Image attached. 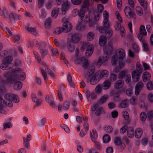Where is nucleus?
Returning a JSON list of instances; mask_svg holds the SVG:
<instances>
[{"instance_id":"nucleus-1","label":"nucleus","mask_w":153,"mask_h":153,"mask_svg":"<svg viewBox=\"0 0 153 153\" xmlns=\"http://www.w3.org/2000/svg\"><path fill=\"white\" fill-rule=\"evenodd\" d=\"M103 15L104 19L103 22V25L104 27H100L99 31L102 33L105 32V37L109 39L112 36L113 31L109 27L110 25L108 22V13L106 10H105L103 12Z\"/></svg>"},{"instance_id":"nucleus-2","label":"nucleus","mask_w":153,"mask_h":153,"mask_svg":"<svg viewBox=\"0 0 153 153\" xmlns=\"http://www.w3.org/2000/svg\"><path fill=\"white\" fill-rule=\"evenodd\" d=\"M4 76L5 79L3 80V82L4 84L10 83L11 84L14 83L13 88L16 90H18L20 89L22 87V83L17 79L11 77L10 74L8 72H7L4 74Z\"/></svg>"},{"instance_id":"nucleus-3","label":"nucleus","mask_w":153,"mask_h":153,"mask_svg":"<svg viewBox=\"0 0 153 153\" xmlns=\"http://www.w3.org/2000/svg\"><path fill=\"white\" fill-rule=\"evenodd\" d=\"M4 105H7L9 107L13 106L12 101L15 103H17L19 101V97L17 95L11 93L6 94L4 96Z\"/></svg>"},{"instance_id":"nucleus-4","label":"nucleus","mask_w":153,"mask_h":153,"mask_svg":"<svg viewBox=\"0 0 153 153\" xmlns=\"http://www.w3.org/2000/svg\"><path fill=\"white\" fill-rule=\"evenodd\" d=\"M136 70L134 71L132 73L133 80L135 82H138L142 73L143 68L139 62H137L136 65Z\"/></svg>"},{"instance_id":"nucleus-5","label":"nucleus","mask_w":153,"mask_h":153,"mask_svg":"<svg viewBox=\"0 0 153 153\" xmlns=\"http://www.w3.org/2000/svg\"><path fill=\"white\" fill-rule=\"evenodd\" d=\"M12 73L10 74H11L13 78L16 79H18L22 80L25 79V73L22 71V69L20 68H16L14 69L11 70Z\"/></svg>"},{"instance_id":"nucleus-6","label":"nucleus","mask_w":153,"mask_h":153,"mask_svg":"<svg viewBox=\"0 0 153 153\" xmlns=\"http://www.w3.org/2000/svg\"><path fill=\"white\" fill-rule=\"evenodd\" d=\"M13 57L11 56L6 57L3 60L2 63L1 65L0 68L3 70H8L11 68L9 65L13 61Z\"/></svg>"},{"instance_id":"nucleus-7","label":"nucleus","mask_w":153,"mask_h":153,"mask_svg":"<svg viewBox=\"0 0 153 153\" xmlns=\"http://www.w3.org/2000/svg\"><path fill=\"white\" fill-rule=\"evenodd\" d=\"M89 3L87 1H84L80 10H79L78 15L80 18L81 20H83L85 16L84 13L87 12L88 10Z\"/></svg>"},{"instance_id":"nucleus-8","label":"nucleus","mask_w":153,"mask_h":153,"mask_svg":"<svg viewBox=\"0 0 153 153\" xmlns=\"http://www.w3.org/2000/svg\"><path fill=\"white\" fill-rule=\"evenodd\" d=\"M74 59V62L75 64H79L81 63H83L82 67L84 70H86L88 66V62L87 60L85 59L84 57H82L80 58H79L78 57L76 58L75 56Z\"/></svg>"},{"instance_id":"nucleus-9","label":"nucleus","mask_w":153,"mask_h":153,"mask_svg":"<svg viewBox=\"0 0 153 153\" xmlns=\"http://www.w3.org/2000/svg\"><path fill=\"white\" fill-rule=\"evenodd\" d=\"M68 39H71V41L74 43L78 42L80 39L79 34L76 33H70L68 36Z\"/></svg>"},{"instance_id":"nucleus-10","label":"nucleus","mask_w":153,"mask_h":153,"mask_svg":"<svg viewBox=\"0 0 153 153\" xmlns=\"http://www.w3.org/2000/svg\"><path fill=\"white\" fill-rule=\"evenodd\" d=\"M105 53L103 55L102 57L99 58L98 60L97 64L100 66L103 63H105L108 58V51H106L105 52Z\"/></svg>"},{"instance_id":"nucleus-11","label":"nucleus","mask_w":153,"mask_h":153,"mask_svg":"<svg viewBox=\"0 0 153 153\" xmlns=\"http://www.w3.org/2000/svg\"><path fill=\"white\" fill-rule=\"evenodd\" d=\"M63 27H62L63 29V32L67 33L70 31L72 28V26L71 23L68 21L65 22L63 24Z\"/></svg>"},{"instance_id":"nucleus-12","label":"nucleus","mask_w":153,"mask_h":153,"mask_svg":"<svg viewBox=\"0 0 153 153\" xmlns=\"http://www.w3.org/2000/svg\"><path fill=\"white\" fill-rule=\"evenodd\" d=\"M81 22H83L84 23H88L90 27H92L94 25V23L92 21L90 18L89 14L86 15L84 17L83 20H81Z\"/></svg>"},{"instance_id":"nucleus-13","label":"nucleus","mask_w":153,"mask_h":153,"mask_svg":"<svg viewBox=\"0 0 153 153\" xmlns=\"http://www.w3.org/2000/svg\"><path fill=\"white\" fill-rule=\"evenodd\" d=\"M45 100L51 107L54 108L56 107V105L53 97L50 98L49 95H47L45 97Z\"/></svg>"},{"instance_id":"nucleus-14","label":"nucleus","mask_w":153,"mask_h":153,"mask_svg":"<svg viewBox=\"0 0 153 153\" xmlns=\"http://www.w3.org/2000/svg\"><path fill=\"white\" fill-rule=\"evenodd\" d=\"M31 99L33 102L36 103V105L34 106V108L40 105L42 101L41 99H39L36 97V95L32 94L31 95Z\"/></svg>"},{"instance_id":"nucleus-15","label":"nucleus","mask_w":153,"mask_h":153,"mask_svg":"<svg viewBox=\"0 0 153 153\" xmlns=\"http://www.w3.org/2000/svg\"><path fill=\"white\" fill-rule=\"evenodd\" d=\"M144 85L142 82H138L136 85L135 87V92L136 95H138L141 89L143 87Z\"/></svg>"},{"instance_id":"nucleus-16","label":"nucleus","mask_w":153,"mask_h":153,"mask_svg":"<svg viewBox=\"0 0 153 153\" xmlns=\"http://www.w3.org/2000/svg\"><path fill=\"white\" fill-rule=\"evenodd\" d=\"M94 47L92 45H89L87 47L86 50L85 55L87 57H89L92 55L93 52Z\"/></svg>"},{"instance_id":"nucleus-17","label":"nucleus","mask_w":153,"mask_h":153,"mask_svg":"<svg viewBox=\"0 0 153 153\" xmlns=\"http://www.w3.org/2000/svg\"><path fill=\"white\" fill-rule=\"evenodd\" d=\"M108 72L107 70H103L100 71L99 78L100 79H105L108 77Z\"/></svg>"},{"instance_id":"nucleus-18","label":"nucleus","mask_w":153,"mask_h":153,"mask_svg":"<svg viewBox=\"0 0 153 153\" xmlns=\"http://www.w3.org/2000/svg\"><path fill=\"white\" fill-rule=\"evenodd\" d=\"M123 115L125 120V123L126 124H129L130 123V121L129 119V116L128 112L126 111H124L123 112Z\"/></svg>"},{"instance_id":"nucleus-19","label":"nucleus","mask_w":153,"mask_h":153,"mask_svg":"<svg viewBox=\"0 0 153 153\" xmlns=\"http://www.w3.org/2000/svg\"><path fill=\"white\" fill-rule=\"evenodd\" d=\"M124 85V82L122 80H119L116 81L114 87L115 89H119L123 87Z\"/></svg>"},{"instance_id":"nucleus-20","label":"nucleus","mask_w":153,"mask_h":153,"mask_svg":"<svg viewBox=\"0 0 153 153\" xmlns=\"http://www.w3.org/2000/svg\"><path fill=\"white\" fill-rule=\"evenodd\" d=\"M67 47L69 51L72 52L74 51L75 47L73 43L71 41V40L67 41Z\"/></svg>"},{"instance_id":"nucleus-21","label":"nucleus","mask_w":153,"mask_h":153,"mask_svg":"<svg viewBox=\"0 0 153 153\" xmlns=\"http://www.w3.org/2000/svg\"><path fill=\"white\" fill-rule=\"evenodd\" d=\"M31 137V135L29 134L27 135V138H23L24 144L25 146L27 148L29 147V142L30 140Z\"/></svg>"},{"instance_id":"nucleus-22","label":"nucleus","mask_w":153,"mask_h":153,"mask_svg":"<svg viewBox=\"0 0 153 153\" xmlns=\"http://www.w3.org/2000/svg\"><path fill=\"white\" fill-rule=\"evenodd\" d=\"M150 77L151 75L147 71L144 72L143 74V79L144 82H146L147 80H149Z\"/></svg>"},{"instance_id":"nucleus-23","label":"nucleus","mask_w":153,"mask_h":153,"mask_svg":"<svg viewBox=\"0 0 153 153\" xmlns=\"http://www.w3.org/2000/svg\"><path fill=\"white\" fill-rule=\"evenodd\" d=\"M106 39L107 38L104 36H101L99 40V43L100 45L102 46H104L106 44Z\"/></svg>"},{"instance_id":"nucleus-24","label":"nucleus","mask_w":153,"mask_h":153,"mask_svg":"<svg viewBox=\"0 0 153 153\" xmlns=\"http://www.w3.org/2000/svg\"><path fill=\"white\" fill-rule=\"evenodd\" d=\"M92 133L91 132H90L91 139L93 141H95L96 140L95 139L98 137L97 133L96 130L94 129L92 130Z\"/></svg>"},{"instance_id":"nucleus-25","label":"nucleus","mask_w":153,"mask_h":153,"mask_svg":"<svg viewBox=\"0 0 153 153\" xmlns=\"http://www.w3.org/2000/svg\"><path fill=\"white\" fill-rule=\"evenodd\" d=\"M143 134V130L140 128H137L135 131V136L137 138H140Z\"/></svg>"},{"instance_id":"nucleus-26","label":"nucleus","mask_w":153,"mask_h":153,"mask_svg":"<svg viewBox=\"0 0 153 153\" xmlns=\"http://www.w3.org/2000/svg\"><path fill=\"white\" fill-rule=\"evenodd\" d=\"M129 103V100L126 99L121 101L120 104V106L122 108H126L128 106Z\"/></svg>"},{"instance_id":"nucleus-27","label":"nucleus","mask_w":153,"mask_h":153,"mask_svg":"<svg viewBox=\"0 0 153 153\" xmlns=\"http://www.w3.org/2000/svg\"><path fill=\"white\" fill-rule=\"evenodd\" d=\"M97 76V75L96 74H95L92 76L90 81L91 84L94 85L98 82V80L96 79Z\"/></svg>"},{"instance_id":"nucleus-28","label":"nucleus","mask_w":153,"mask_h":153,"mask_svg":"<svg viewBox=\"0 0 153 153\" xmlns=\"http://www.w3.org/2000/svg\"><path fill=\"white\" fill-rule=\"evenodd\" d=\"M147 119L148 121L151 122L153 119V110L149 111L146 114Z\"/></svg>"},{"instance_id":"nucleus-29","label":"nucleus","mask_w":153,"mask_h":153,"mask_svg":"<svg viewBox=\"0 0 153 153\" xmlns=\"http://www.w3.org/2000/svg\"><path fill=\"white\" fill-rule=\"evenodd\" d=\"M134 130L133 128H130L128 129L127 131V136L130 138H132L134 137Z\"/></svg>"},{"instance_id":"nucleus-30","label":"nucleus","mask_w":153,"mask_h":153,"mask_svg":"<svg viewBox=\"0 0 153 153\" xmlns=\"http://www.w3.org/2000/svg\"><path fill=\"white\" fill-rule=\"evenodd\" d=\"M114 141L115 145L117 146L119 145L123 142L122 141L121 137H116L114 138Z\"/></svg>"},{"instance_id":"nucleus-31","label":"nucleus","mask_w":153,"mask_h":153,"mask_svg":"<svg viewBox=\"0 0 153 153\" xmlns=\"http://www.w3.org/2000/svg\"><path fill=\"white\" fill-rule=\"evenodd\" d=\"M59 10V8H56L53 9L52 11L51 16L53 19H55L57 17Z\"/></svg>"},{"instance_id":"nucleus-32","label":"nucleus","mask_w":153,"mask_h":153,"mask_svg":"<svg viewBox=\"0 0 153 153\" xmlns=\"http://www.w3.org/2000/svg\"><path fill=\"white\" fill-rule=\"evenodd\" d=\"M111 82L109 80H106L102 84V87L104 89H107L110 86Z\"/></svg>"},{"instance_id":"nucleus-33","label":"nucleus","mask_w":153,"mask_h":153,"mask_svg":"<svg viewBox=\"0 0 153 153\" xmlns=\"http://www.w3.org/2000/svg\"><path fill=\"white\" fill-rule=\"evenodd\" d=\"M118 59H119V58L117 55L115 54L113 56L111 62L113 66H115L116 65L118 62L117 60Z\"/></svg>"},{"instance_id":"nucleus-34","label":"nucleus","mask_w":153,"mask_h":153,"mask_svg":"<svg viewBox=\"0 0 153 153\" xmlns=\"http://www.w3.org/2000/svg\"><path fill=\"white\" fill-rule=\"evenodd\" d=\"M0 15L5 18H7L8 16L7 11L5 9L1 10L0 8Z\"/></svg>"},{"instance_id":"nucleus-35","label":"nucleus","mask_w":153,"mask_h":153,"mask_svg":"<svg viewBox=\"0 0 153 153\" xmlns=\"http://www.w3.org/2000/svg\"><path fill=\"white\" fill-rule=\"evenodd\" d=\"M4 105V100L3 99L0 97V112L3 113L4 110L3 109V105Z\"/></svg>"},{"instance_id":"nucleus-36","label":"nucleus","mask_w":153,"mask_h":153,"mask_svg":"<svg viewBox=\"0 0 153 153\" xmlns=\"http://www.w3.org/2000/svg\"><path fill=\"white\" fill-rule=\"evenodd\" d=\"M140 118L141 121H145L147 118L146 114L145 112H141L140 115Z\"/></svg>"},{"instance_id":"nucleus-37","label":"nucleus","mask_w":153,"mask_h":153,"mask_svg":"<svg viewBox=\"0 0 153 153\" xmlns=\"http://www.w3.org/2000/svg\"><path fill=\"white\" fill-rule=\"evenodd\" d=\"M51 18H48L46 19L45 22V27L49 28L51 27Z\"/></svg>"},{"instance_id":"nucleus-38","label":"nucleus","mask_w":153,"mask_h":153,"mask_svg":"<svg viewBox=\"0 0 153 153\" xmlns=\"http://www.w3.org/2000/svg\"><path fill=\"white\" fill-rule=\"evenodd\" d=\"M119 56H118L119 59H122L125 55V52L123 49H120L118 51Z\"/></svg>"},{"instance_id":"nucleus-39","label":"nucleus","mask_w":153,"mask_h":153,"mask_svg":"<svg viewBox=\"0 0 153 153\" xmlns=\"http://www.w3.org/2000/svg\"><path fill=\"white\" fill-rule=\"evenodd\" d=\"M40 52L42 58H43L44 56L47 54L48 50L45 48H40Z\"/></svg>"},{"instance_id":"nucleus-40","label":"nucleus","mask_w":153,"mask_h":153,"mask_svg":"<svg viewBox=\"0 0 153 153\" xmlns=\"http://www.w3.org/2000/svg\"><path fill=\"white\" fill-rule=\"evenodd\" d=\"M26 29L28 31L30 32L34 35H36L37 34V31L34 28L27 27L26 28Z\"/></svg>"},{"instance_id":"nucleus-41","label":"nucleus","mask_w":153,"mask_h":153,"mask_svg":"<svg viewBox=\"0 0 153 153\" xmlns=\"http://www.w3.org/2000/svg\"><path fill=\"white\" fill-rule=\"evenodd\" d=\"M87 39L88 41H91L93 40L94 37V34L93 33L89 32L88 33L87 36Z\"/></svg>"},{"instance_id":"nucleus-42","label":"nucleus","mask_w":153,"mask_h":153,"mask_svg":"<svg viewBox=\"0 0 153 153\" xmlns=\"http://www.w3.org/2000/svg\"><path fill=\"white\" fill-rule=\"evenodd\" d=\"M110 137L108 134H105L103 137L102 140L104 143H108L110 140Z\"/></svg>"},{"instance_id":"nucleus-43","label":"nucleus","mask_w":153,"mask_h":153,"mask_svg":"<svg viewBox=\"0 0 153 153\" xmlns=\"http://www.w3.org/2000/svg\"><path fill=\"white\" fill-rule=\"evenodd\" d=\"M140 33L143 34V35H146V32L145 26L143 25H141L140 27Z\"/></svg>"},{"instance_id":"nucleus-44","label":"nucleus","mask_w":153,"mask_h":153,"mask_svg":"<svg viewBox=\"0 0 153 153\" xmlns=\"http://www.w3.org/2000/svg\"><path fill=\"white\" fill-rule=\"evenodd\" d=\"M103 111L104 110L102 107H99L95 112V115L97 116H99Z\"/></svg>"},{"instance_id":"nucleus-45","label":"nucleus","mask_w":153,"mask_h":153,"mask_svg":"<svg viewBox=\"0 0 153 153\" xmlns=\"http://www.w3.org/2000/svg\"><path fill=\"white\" fill-rule=\"evenodd\" d=\"M63 32V29L61 27H57L54 29V33L56 34H59L62 32Z\"/></svg>"},{"instance_id":"nucleus-46","label":"nucleus","mask_w":153,"mask_h":153,"mask_svg":"<svg viewBox=\"0 0 153 153\" xmlns=\"http://www.w3.org/2000/svg\"><path fill=\"white\" fill-rule=\"evenodd\" d=\"M108 98V96L107 95L102 96L100 100L98 101L99 103H103L105 102L107 100Z\"/></svg>"},{"instance_id":"nucleus-47","label":"nucleus","mask_w":153,"mask_h":153,"mask_svg":"<svg viewBox=\"0 0 153 153\" xmlns=\"http://www.w3.org/2000/svg\"><path fill=\"white\" fill-rule=\"evenodd\" d=\"M62 9L65 10H68L69 7V3H68L67 0H66L62 4Z\"/></svg>"},{"instance_id":"nucleus-48","label":"nucleus","mask_w":153,"mask_h":153,"mask_svg":"<svg viewBox=\"0 0 153 153\" xmlns=\"http://www.w3.org/2000/svg\"><path fill=\"white\" fill-rule=\"evenodd\" d=\"M80 21H79V23L77 25L76 28L77 30L78 31L82 30L85 28V26L82 24L81 23H80Z\"/></svg>"},{"instance_id":"nucleus-49","label":"nucleus","mask_w":153,"mask_h":153,"mask_svg":"<svg viewBox=\"0 0 153 153\" xmlns=\"http://www.w3.org/2000/svg\"><path fill=\"white\" fill-rule=\"evenodd\" d=\"M70 105L69 102L68 101L64 102L63 104V109L64 110H67L69 108Z\"/></svg>"},{"instance_id":"nucleus-50","label":"nucleus","mask_w":153,"mask_h":153,"mask_svg":"<svg viewBox=\"0 0 153 153\" xmlns=\"http://www.w3.org/2000/svg\"><path fill=\"white\" fill-rule=\"evenodd\" d=\"M105 130L108 133H111L113 131V128L111 126H105Z\"/></svg>"},{"instance_id":"nucleus-51","label":"nucleus","mask_w":153,"mask_h":153,"mask_svg":"<svg viewBox=\"0 0 153 153\" xmlns=\"http://www.w3.org/2000/svg\"><path fill=\"white\" fill-rule=\"evenodd\" d=\"M141 5L143 7L144 10H146L147 8V4L146 1L145 2L144 0H138Z\"/></svg>"},{"instance_id":"nucleus-52","label":"nucleus","mask_w":153,"mask_h":153,"mask_svg":"<svg viewBox=\"0 0 153 153\" xmlns=\"http://www.w3.org/2000/svg\"><path fill=\"white\" fill-rule=\"evenodd\" d=\"M128 128V126L126 124L123 126L120 129V131L121 134H123L126 131Z\"/></svg>"},{"instance_id":"nucleus-53","label":"nucleus","mask_w":153,"mask_h":153,"mask_svg":"<svg viewBox=\"0 0 153 153\" xmlns=\"http://www.w3.org/2000/svg\"><path fill=\"white\" fill-rule=\"evenodd\" d=\"M95 71V68L93 66H91L88 68V72L89 73L88 77H90L91 76L94 74Z\"/></svg>"},{"instance_id":"nucleus-54","label":"nucleus","mask_w":153,"mask_h":153,"mask_svg":"<svg viewBox=\"0 0 153 153\" xmlns=\"http://www.w3.org/2000/svg\"><path fill=\"white\" fill-rule=\"evenodd\" d=\"M130 13H129L128 15H126L127 17L130 19L131 18H132L134 19H135L136 18V15L132 11H131V12Z\"/></svg>"},{"instance_id":"nucleus-55","label":"nucleus","mask_w":153,"mask_h":153,"mask_svg":"<svg viewBox=\"0 0 153 153\" xmlns=\"http://www.w3.org/2000/svg\"><path fill=\"white\" fill-rule=\"evenodd\" d=\"M98 106L99 104L98 103L93 104L92 105L91 108V110L92 114L97 108H99Z\"/></svg>"},{"instance_id":"nucleus-56","label":"nucleus","mask_w":153,"mask_h":153,"mask_svg":"<svg viewBox=\"0 0 153 153\" xmlns=\"http://www.w3.org/2000/svg\"><path fill=\"white\" fill-rule=\"evenodd\" d=\"M126 71H121L119 73L118 77L119 79H123L124 78L126 75Z\"/></svg>"},{"instance_id":"nucleus-57","label":"nucleus","mask_w":153,"mask_h":153,"mask_svg":"<svg viewBox=\"0 0 153 153\" xmlns=\"http://www.w3.org/2000/svg\"><path fill=\"white\" fill-rule=\"evenodd\" d=\"M102 88L101 85L98 84L97 86L95 89V91L96 93L98 94L102 91Z\"/></svg>"},{"instance_id":"nucleus-58","label":"nucleus","mask_w":153,"mask_h":153,"mask_svg":"<svg viewBox=\"0 0 153 153\" xmlns=\"http://www.w3.org/2000/svg\"><path fill=\"white\" fill-rule=\"evenodd\" d=\"M136 10L137 13L139 16H141L143 14V10L141 7L139 6H137L136 8Z\"/></svg>"},{"instance_id":"nucleus-59","label":"nucleus","mask_w":153,"mask_h":153,"mask_svg":"<svg viewBox=\"0 0 153 153\" xmlns=\"http://www.w3.org/2000/svg\"><path fill=\"white\" fill-rule=\"evenodd\" d=\"M147 89L149 90L153 89V83L151 81L149 82L146 85Z\"/></svg>"},{"instance_id":"nucleus-60","label":"nucleus","mask_w":153,"mask_h":153,"mask_svg":"<svg viewBox=\"0 0 153 153\" xmlns=\"http://www.w3.org/2000/svg\"><path fill=\"white\" fill-rule=\"evenodd\" d=\"M4 128L3 130L7 128H10L11 127L12 124L10 122L4 123L3 124Z\"/></svg>"},{"instance_id":"nucleus-61","label":"nucleus","mask_w":153,"mask_h":153,"mask_svg":"<svg viewBox=\"0 0 153 153\" xmlns=\"http://www.w3.org/2000/svg\"><path fill=\"white\" fill-rule=\"evenodd\" d=\"M120 93L119 91L116 92L114 95V100L116 101H119L120 100V98L119 97Z\"/></svg>"},{"instance_id":"nucleus-62","label":"nucleus","mask_w":153,"mask_h":153,"mask_svg":"<svg viewBox=\"0 0 153 153\" xmlns=\"http://www.w3.org/2000/svg\"><path fill=\"white\" fill-rule=\"evenodd\" d=\"M110 80L113 82L116 80L117 79V75L111 73L110 75Z\"/></svg>"},{"instance_id":"nucleus-63","label":"nucleus","mask_w":153,"mask_h":153,"mask_svg":"<svg viewBox=\"0 0 153 153\" xmlns=\"http://www.w3.org/2000/svg\"><path fill=\"white\" fill-rule=\"evenodd\" d=\"M117 146L118 147V149L120 151H122L125 148V145L123 142L119 145Z\"/></svg>"},{"instance_id":"nucleus-64","label":"nucleus","mask_w":153,"mask_h":153,"mask_svg":"<svg viewBox=\"0 0 153 153\" xmlns=\"http://www.w3.org/2000/svg\"><path fill=\"white\" fill-rule=\"evenodd\" d=\"M15 14L13 13H11L9 15V18L11 22H14L15 20Z\"/></svg>"}]
</instances>
